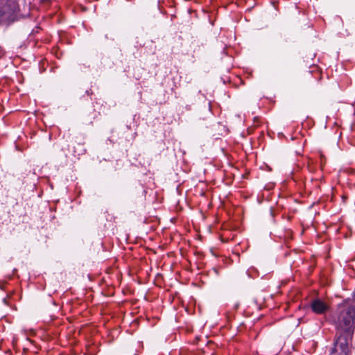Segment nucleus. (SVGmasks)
Masks as SVG:
<instances>
[{
	"label": "nucleus",
	"mask_w": 355,
	"mask_h": 355,
	"mask_svg": "<svg viewBox=\"0 0 355 355\" xmlns=\"http://www.w3.org/2000/svg\"><path fill=\"white\" fill-rule=\"evenodd\" d=\"M355 306L343 307L340 311L337 322L338 336L331 348V354L338 355H348L349 352V342L352 340L354 323Z\"/></svg>",
	"instance_id": "nucleus-1"
},
{
	"label": "nucleus",
	"mask_w": 355,
	"mask_h": 355,
	"mask_svg": "<svg viewBox=\"0 0 355 355\" xmlns=\"http://www.w3.org/2000/svg\"><path fill=\"white\" fill-rule=\"evenodd\" d=\"M18 5L16 0H1L0 3V20L1 21H13L16 19Z\"/></svg>",
	"instance_id": "nucleus-2"
},
{
	"label": "nucleus",
	"mask_w": 355,
	"mask_h": 355,
	"mask_svg": "<svg viewBox=\"0 0 355 355\" xmlns=\"http://www.w3.org/2000/svg\"><path fill=\"white\" fill-rule=\"evenodd\" d=\"M310 306L311 310L316 314H323L329 309V306L319 299L313 300L311 302Z\"/></svg>",
	"instance_id": "nucleus-3"
}]
</instances>
